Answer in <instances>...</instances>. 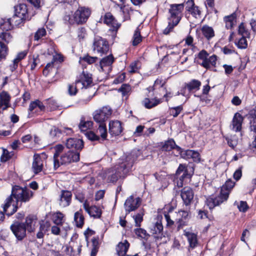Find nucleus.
I'll list each match as a JSON object with an SVG mask.
<instances>
[{"label": "nucleus", "instance_id": "obj_2", "mask_svg": "<svg viewBox=\"0 0 256 256\" xmlns=\"http://www.w3.org/2000/svg\"><path fill=\"white\" fill-rule=\"evenodd\" d=\"M234 185L235 182L234 181L228 180L222 186L218 194L208 198L206 202L210 209H212L215 206L227 201L229 194Z\"/></svg>", "mask_w": 256, "mask_h": 256}, {"label": "nucleus", "instance_id": "obj_4", "mask_svg": "<svg viewBox=\"0 0 256 256\" xmlns=\"http://www.w3.org/2000/svg\"><path fill=\"white\" fill-rule=\"evenodd\" d=\"M80 160V152L69 150L62 154L54 162V167L55 170L61 165H67L72 162H77Z\"/></svg>", "mask_w": 256, "mask_h": 256}, {"label": "nucleus", "instance_id": "obj_28", "mask_svg": "<svg viewBox=\"0 0 256 256\" xmlns=\"http://www.w3.org/2000/svg\"><path fill=\"white\" fill-rule=\"evenodd\" d=\"M162 100L160 99L154 98H145L142 103V104L144 106V107L146 108H152L154 107H155L158 104L162 102Z\"/></svg>", "mask_w": 256, "mask_h": 256}, {"label": "nucleus", "instance_id": "obj_48", "mask_svg": "<svg viewBox=\"0 0 256 256\" xmlns=\"http://www.w3.org/2000/svg\"><path fill=\"white\" fill-rule=\"evenodd\" d=\"M0 38L8 44L12 41V36L8 32H0Z\"/></svg>", "mask_w": 256, "mask_h": 256}, {"label": "nucleus", "instance_id": "obj_44", "mask_svg": "<svg viewBox=\"0 0 256 256\" xmlns=\"http://www.w3.org/2000/svg\"><path fill=\"white\" fill-rule=\"evenodd\" d=\"M176 146L175 142L173 139H170L166 141L162 146V150L165 151H170Z\"/></svg>", "mask_w": 256, "mask_h": 256}, {"label": "nucleus", "instance_id": "obj_6", "mask_svg": "<svg viewBox=\"0 0 256 256\" xmlns=\"http://www.w3.org/2000/svg\"><path fill=\"white\" fill-rule=\"evenodd\" d=\"M104 24L110 26L109 32L113 38H114L118 31L121 26V24L117 22V20L110 13H106L103 17Z\"/></svg>", "mask_w": 256, "mask_h": 256}, {"label": "nucleus", "instance_id": "obj_56", "mask_svg": "<svg viewBox=\"0 0 256 256\" xmlns=\"http://www.w3.org/2000/svg\"><path fill=\"white\" fill-rule=\"evenodd\" d=\"M246 38V36H242L238 42L236 43V45L239 48L244 49L247 48L248 43Z\"/></svg>", "mask_w": 256, "mask_h": 256}, {"label": "nucleus", "instance_id": "obj_34", "mask_svg": "<svg viewBox=\"0 0 256 256\" xmlns=\"http://www.w3.org/2000/svg\"><path fill=\"white\" fill-rule=\"evenodd\" d=\"M16 14L25 17H28L27 6L24 4H20L14 6Z\"/></svg>", "mask_w": 256, "mask_h": 256}, {"label": "nucleus", "instance_id": "obj_39", "mask_svg": "<svg viewBox=\"0 0 256 256\" xmlns=\"http://www.w3.org/2000/svg\"><path fill=\"white\" fill-rule=\"evenodd\" d=\"M142 41V36L140 34L139 28L138 27L134 31L132 40V44L136 46Z\"/></svg>", "mask_w": 256, "mask_h": 256}, {"label": "nucleus", "instance_id": "obj_35", "mask_svg": "<svg viewBox=\"0 0 256 256\" xmlns=\"http://www.w3.org/2000/svg\"><path fill=\"white\" fill-rule=\"evenodd\" d=\"M13 26H19L22 24L26 20H29L28 17L18 16L14 14L13 16L10 18Z\"/></svg>", "mask_w": 256, "mask_h": 256}, {"label": "nucleus", "instance_id": "obj_15", "mask_svg": "<svg viewBox=\"0 0 256 256\" xmlns=\"http://www.w3.org/2000/svg\"><path fill=\"white\" fill-rule=\"evenodd\" d=\"M181 198L186 206H190L192 202L194 192L192 188L186 186L181 190Z\"/></svg>", "mask_w": 256, "mask_h": 256}, {"label": "nucleus", "instance_id": "obj_12", "mask_svg": "<svg viewBox=\"0 0 256 256\" xmlns=\"http://www.w3.org/2000/svg\"><path fill=\"white\" fill-rule=\"evenodd\" d=\"M141 204V199L138 197L134 198L132 196L128 197L126 200L124 206L126 210L128 212L134 211L137 209Z\"/></svg>", "mask_w": 256, "mask_h": 256}, {"label": "nucleus", "instance_id": "obj_17", "mask_svg": "<svg viewBox=\"0 0 256 256\" xmlns=\"http://www.w3.org/2000/svg\"><path fill=\"white\" fill-rule=\"evenodd\" d=\"M10 98L11 97L8 92L4 90L0 92V114L10 107Z\"/></svg>", "mask_w": 256, "mask_h": 256}, {"label": "nucleus", "instance_id": "obj_3", "mask_svg": "<svg viewBox=\"0 0 256 256\" xmlns=\"http://www.w3.org/2000/svg\"><path fill=\"white\" fill-rule=\"evenodd\" d=\"M33 192L27 187H21L15 185L12 189L11 195L16 200V204H12V209L10 212H8L7 215L12 216L17 210L19 203L26 202L32 198Z\"/></svg>", "mask_w": 256, "mask_h": 256}, {"label": "nucleus", "instance_id": "obj_60", "mask_svg": "<svg viewBox=\"0 0 256 256\" xmlns=\"http://www.w3.org/2000/svg\"><path fill=\"white\" fill-rule=\"evenodd\" d=\"M131 90L130 86L128 84H123L119 88L118 91L121 92L122 96L127 95Z\"/></svg>", "mask_w": 256, "mask_h": 256}, {"label": "nucleus", "instance_id": "obj_50", "mask_svg": "<svg viewBox=\"0 0 256 256\" xmlns=\"http://www.w3.org/2000/svg\"><path fill=\"white\" fill-rule=\"evenodd\" d=\"M12 27L13 25L9 18L0 24V29L2 30V32H8Z\"/></svg>", "mask_w": 256, "mask_h": 256}, {"label": "nucleus", "instance_id": "obj_7", "mask_svg": "<svg viewBox=\"0 0 256 256\" xmlns=\"http://www.w3.org/2000/svg\"><path fill=\"white\" fill-rule=\"evenodd\" d=\"M92 48L94 52L102 56L108 52L110 47L108 42L105 38L96 36L94 38Z\"/></svg>", "mask_w": 256, "mask_h": 256}, {"label": "nucleus", "instance_id": "obj_52", "mask_svg": "<svg viewBox=\"0 0 256 256\" xmlns=\"http://www.w3.org/2000/svg\"><path fill=\"white\" fill-rule=\"evenodd\" d=\"M12 202H14L13 198L12 196V195L10 194V196H8L6 198V200L4 201V204H2V207L3 210H4V212H6V214L8 212L6 213L7 210L8 208H10V205L12 204Z\"/></svg>", "mask_w": 256, "mask_h": 256}, {"label": "nucleus", "instance_id": "obj_29", "mask_svg": "<svg viewBox=\"0 0 256 256\" xmlns=\"http://www.w3.org/2000/svg\"><path fill=\"white\" fill-rule=\"evenodd\" d=\"M114 60V57L112 54H110L102 58L100 62V70L102 72L106 71L104 68L107 66H110L113 63Z\"/></svg>", "mask_w": 256, "mask_h": 256}, {"label": "nucleus", "instance_id": "obj_27", "mask_svg": "<svg viewBox=\"0 0 256 256\" xmlns=\"http://www.w3.org/2000/svg\"><path fill=\"white\" fill-rule=\"evenodd\" d=\"M129 246L130 244L126 240H125L123 242H119L116 248L118 255L119 256H125Z\"/></svg>", "mask_w": 256, "mask_h": 256}, {"label": "nucleus", "instance_id": "obj_14", "mask_svg": "<svg viewBox=\"0 0 256 256\" xmlns=\"http://www.w3.org/2000/svg\"><path fill=\"white\" fill-rule=\"evenodd\" d=\"M54 50L55 54L53 56L52 62L47 64L43 70V74L45 76H47L50 72L52 69L54 62L61 63L64 61V56L63 55L60 53H57L55 52Z\"/></svg>", "mask_w": 256, "mask_h": 256}, {"label": "nucleus", "instance_id": "obj_40", "mask_svg": "<svg viewBox=\"0 0 256 256\" xmlns=\"http://www.w3.org/2000/svg\"><path fill=\"white\" fill-rule=\"evenodd\" d=\"M92 124L93 122L92 121L81 120L78 127L82 132H86L88 130L90 129L92 126Z\"/></svg>", "mask_w": 256, "mask_h": 256}, {"label": "nucleus", "instance_id": "obj_30", "mask_svg": "<svg viewBox=\"0 0 256 256\" xmlns=\"http://www.w3.org/2000/svg\"><path fill=\"white\" fill-rule=\"evenodd\" d=\"M224 21L227 29L232 28L236 22V14L234 12L229 16H225L224 18Z\"/></svg>", "mask_w": 256, "mask_h": 256}, {"label": "nucleus", "instance_id": "obj_16", "mask_svg": "<svg viewBox=\"0 0 256 256\" xmlns=\"http://www.w3.org/2000/svg\"><path fill=\"white\" fill-rule=\"evenodd\" d=\"M92 74L87 72L83 71L80 74L78 78L76 80V84H80L82 88H87L92 84Z\"/></svg>", "mask_w": 256, "mask_h": 256}, {"label": "nucleus", "instance_id": "obj_8", "mask_svg": "<svg viewBox=\"0 0 256 256\" xmlns=\"http://www.w3.org/2000/svg\"><path fill=\"white\" fill-rule=\"evenodd\" d=\"M209 54L206 50H201L198 55L199 59L202 60L200 64L206 69H209L212 66L216 67L217 56L215 54H213L208 58Z\"/></svg>", "mask_w": 256, "mask_h": 256}, {"label": "nucleus", "instance_id": "obj_63", "mask_svg": "<svg viewBox=\"0 0 256 256\" xmlns=\"http://www.w3.org/2000/svg\"><path fill=\"white\" fill-rule=\"evenodd\" d=\"M39 62L40 59L38 58V56H37L36 57L34 56L31 59L30 61V70H34V68Z\"/></svg>", "mask_w": 256, "mask_h": 256}, {"label": "nucleus", "instance_id": "obj_54", "mask_svg": "<svg viewBox=\"0 0 256 256\" xmlns=\"http://www.w3.org/2000/svg\"><path fill=\"white\" fill-rule=\"evenodd\" d=\"M12 158L10 152L6 149L2 148V154L0 156V162H5Z\"/></svg>", "mask_w": 256, "mask_h": 256}, {"label": "nucleus", "instance_id": "obj_49", "mask_svg": "<svg viewBox=\"0 0 256 256\" xmlns=\"http://www.w3.org/2000/svg\"><path fill=\"white\" fill-rule=\"evenodd\" d=\"M238 34L242 36H246L250 38V34L248 30L245 28L244 24L241 23L238 26Z\"/></svg>", "mask_w": 256, "mask_h": 256}, {"label": "nucleus", "instance_id": "obj_51", "mask_svg": "<svg viewBox=\"0 0 256 256\" xmlns=\"http://www.w3.org/2000/svg\"><path fill=\"white\" fill-rule=\"evenodd\" d=\"M98 60V58L96 56H90L88 55H86L80 58V63L84 61L86 62L88 64H92Z\"/></svg>", "mask_w": 256, "mask_h": 256}, {"label": "nucleus", "instance_id": "obj_21", "mask_svg": "<svg viewBox=\"0 0 256 256\" xmlns=\"http://www.w3.org/2000/svg\"><path fill=\"white\" fill-rule=\"evenodd\" d=\"M72 194L71 192L66 190H62L60 196L59 204L65 208L68 206L72 201Z\"/></svg>", "mask_w": 256, "mask_h": 256}, {"label": "nucleus", "instance_id": "obj_62", "mask_svg": "<svg viewBox=\"0 0 256 256\" xmlns=\"http://www.w3.org/2000/svg\"><path fill=\"white\" fill-rule=\"evenodd\" d=\"M87 138L92 141L100 140V136L93 132L90 131L86 134Z\"/></svg>", "mask_w": 256, "mask_h": 256}, {"label": "nucleus", "instance_id": "obj_33", "mask_svg": "<svg viewBox=\"0 0 256 256\" xmlns=\"http://www.w3.org/2000/svg\"><path fill=\"white\" fill-rule=\"evenodd\" d=\"M84 220L82 210L81 209L74 213V220L77 227L82 228L84 224Z\"/></svg>", "mask_w": 256, "mask_h": 256}, {"label": "nucleus", "instance_id": "obj_10", "mask_svg": "<svg viewBox=\"0 0 256 256\" xmlns=\"http://www.w3.org/2000/svg\"><path fill=\"white\" fill-rule=\"evenodd\" d=\"M184 6V3L171 4L169 9L170 16L168 17V20H173L175 24H178L181 20Z\"/></svg>", "mask_w": 256, "mask_h": 256}, {"label": "nucleus", "instance_id": "obj_11", "mask_svg": "<svg viewBox=\"0 0 256 256\" xmlns=\"http://www.w3.org/2000/svg\"><path fill=\"white\" fill-rule=\"evenodd\" d=\"M10 230L19 240L24 239L26 236V226L24 223L15 222L10 226Z\"/></svg>", "mask_w": 256, "mask_h": 256}, {"label": "nucleus", "instance_id": "obj_57", "mask_svg": "<svg viewBox=\"0 0 256 256\" xmlns=\"http://www.w3.org/2000/svg\"><path fill=\"white\" fill-rule=\"evenodd\" d=\"M178 24H175L173 20H168V26L164 30L163 34H168L170 32H172L174 26H177Z\"/></svg>", "mask_w": 256, "mask_h": 256}, {"label": "nucleus", "instance_id": "obj_13", "mask_svg": "<svg viewBox=\"0 0 256 256\" xmlns=\"http://www.w3.org/2000/svg\"><path fill=\"white\" fill-rule=\"evenodd\" d=\"M83 207L90 216L93 217L94 218H100L102 210L100 207L96 206H90L87 200H85L83 204Z\"/></svg>", "mask_w": 256, "mask_h": 256}, {"label": "nucleus", "instance_id": "obj_61", "mask_svg": "<svg viewBox=\"0 0 256 256\" xmlns=\"http://www.w3.org/2000/svg\"><path fill=\"white\" fill-rule=\"evenodd\" d=\"M154 176L158 181L162 182L166 179L167 174L164 172H160L155 173Z\"/></svg>", "mask_w": 256, "mask_h": 256}, {"label": "nucleus", "instance_id": "obj_24", "mask_svg": "<svg viewBox=\"0 0 256 256\" xmlns=\"http://www.w3.org/2000/svg\"><path fill=\"white\" fill-rule=\"evenodd\" d=\"M150 232L156 238H158L160 235L162 234L163 226L160 220H158L150 226Z\"/></svg>", "mask_w": 256, "mask_h": 256}, {"label": "nucleus", "instance_id": "obj_25", "mask_svg": "<svg viewBox=\"0 0 256 256\" xmlns=\"http://www.w3.org/2000/svg\"><path fill=\"white\" fill-rule=\"evenodd\" d=\"M244 118L238 112L235 114L232 121V129L235 132H240L242 129V125Z\"/></svg>", "mask_w": 256, "mask_h": 256}, {"label": "nucleus", "instance_id": "obj_64", "mask_svg": "<svg viewBox=\"0 0 256 256\" xmlns=\"http://www.w3.org/2000/svg\"><path fill=\"white\" fill-rule=\"evenodd\" d=\"M78 36L80 40L84 39L86 34V30L84 28L80 27L78 29Z\"/></svg>", "mask_w": 256, "mask_h": 256}, {"label": "nucleus", "instance_id": "obj_42", "mask_svg": "<svg viewBox=\"0 0 256 256\" xmlns=\"http://www.w3.org/2000/svg\"><path fill=\"white\" fill-rule=\"evenodd\" d=\"M228 145L232 148H234L238 144V139L236 135L230 136L225 138Z\"/></svg>", "mask_w": 256, "mask_h": 256}, {"label": "nucleus", "instance_id": "obj_55", "mask_svg": "<svg viewBox=\"0 0 256 256\" xmlns=\"http://www.w3.org/2000/svg\"><path fill=\"white\" fill-rule=\"evenodd\" d=\"M78 84L75 83L70 84L68 86V93L70 96H75L78 92V89L76 85Z\"/></svg>", "mask_w": 256, "mask_h": 256}, {"label": "nucleus", "instance_id": "obj_1", "mask_svg": "<svg viewBox=\"0 0 256 256\" xmlns=\"http://www.w3.org/2000/svg\"><path fill=\"white\" fill-rule=\"evenodd\" d=\"M142 152L138 150H134L124 158L120 160L118 164L112 170V174L108 176L110 182H116L119 178L124 177L132 168Z\"/></svg>", "mask_w": 256, "mask_h": 256}, {"label": "nucleus", "instance_id": "obj_46", "mask_svg": "<svg viewBox=\"0 0 256 256\" xmlns=\"http://www.w3.org/2000/svg\"><path fill=\"white\" fill-rule=\"evenodd\" d=\"M134 232L138 237L146 239L150 236L145 230L140 228L134 229Z\"/></svg>", "mask_w": 256, "mask_h": 256}, {"label": "nucleus", "instance_id": "obj_5", "mask_svg": "<svg viewBox=\"0 0 256 256\" xmlns=\"http://www.w3.org/2000/svg\"><path fill=\"white\" fill-rule=\"evenodd\" d=\"M90 13V10L88 8L80 7L75 12L73 16L74 20H71L68 16L66 17V19L68 18L70 24H73L74 22L77 24H82L86 22Z\"/></svg>", "mask_w": 256, "mask_h": 256}, {"label": "nucleus", "instance_id": "obj_23", "mask_svg": "<svg viewBox=\"0 0 256 256\" xmlns=\"http://www.w3.org/2000/svg\"><path fill=\"white\" fill-rule=\"evenodd\" d=\"M44 160L40 154H35L32 164L33 172L37 174L42 171L43 168Z\"/></svg>", "mask_w": 256, "mask_h": 256}, {"label": "nucleus", "instance_id": "obj_9", "mask_svg": "<svg viewBox=\"0 0 256 256\" xmlns=\"http://www.w3.org/2000/svg\"><path fill=\"white\" fill-rule=\"evenodd\" d=\"M112 114V110L109 106H103L93 113V118L97 124H106V122Z\"/></svg>", "mask_w": 256, "mask_h": 256}, {"label": "nucleus", "instance_id": "obj_20", "mask_svg": "<svg viewBox=\"0 0 256 256\" xmlns=\"http://www.w3.org/2000/svg\"><path fill=\"white\" fill-rule=\"evenodd\" d=\"M109 132L112 136L120 135L122 131V123L118 120H110L109 122Z\"/></svg>", "mask_w": 256, "mask_h": 256}, {"label": "nucleus", "instance_id": "obj_19", "mask_svg": "<svg viewBox=\"0 0 256 256\" xmlns=\"http://www.w3.org/2000/svg\"><path fill=\"white\" fill-rule=\"evenodd\" d=\"M180 154L182 158L188 160L192 158L194 162H199L200 161V154L194 150H182L180 151Z\"/></svg>", "mask_w": 256, "mask_h": 256}, {"label": "nucleus", "instance_id": "obj_59", "mask_svg": "<svg viewBox=\"0 0 256 256\" xmlns=\"http://www.w3.org/2000/svg\"><path fill=\"white\" fill-rule=\"evenodd\" d=\"M188 12L196 18L200 17L201 12L198 6H195Z\"/></svg>", "mask_w": 256, "mask_h": 256}, {"label": "nucleus", "instance_id": "obj_47", "mask_svg": "<svg viewBox=\"0 0 256 256\" xmlns=\"http://www.w3.org/2000/svg\"><path fill=\"white\" fill-rule=\"evenodd\" d=\"M183 110V107L182 105L176 107L170 108V114L174 118L177 117Z\"/></svg>", "mask_w": 256, "mask_h": 256}, {"label": "nucleus", "instance_id": "obj_32", "mask_svg": "<svg viewBox=\"0 0 256 256\" xmlns=\"http://www.w3.org/2000/svg\"><path fill=\"white\" fill-rule=\"evenodd\" d=\"M184 235L187 238L190 246L194 248L198 244V239L197 236L196 234L189 232H184Z\"/></svg>", "mask_w": 256, "mask_h": 256}, {"label": "nucleus", "instance_id": "obj_22", "mask_svg": "<svg viewBox=\"0 0 256 256\" xmlns=\"http://www.w3.org/2000/svg\"><path fill=\"white\" fill-rule=\"evenodd\" d=\"M178 215L180 218L176 220L178 224L177 228L178 230H180L184 226L186 225L188 220L190 218V215L188 211L182 210H178Z\"/></svg>", "mask_w": 256, "mask_h": 256}, {"label": "nucleus", "instance_id": "obj_53", "mask_svg": "<svg viewBox=\"0 0 256 256\" xmlns=\"http://www.w3.org/2000/svg\"><path fill=\"white\" fill-rule=\"evenodd\" d=\"M46 107L50 111L56 110L58 106L56 102L52 99H48L46 100Z\"/></svg>", "mask_w": 256, "mask_h": 256}, {"label": "nucleus", "instance_id": "obj_31", "mask_svg": "<svg viewBox=\"0 0 256 256\" xmlns=\"http://www.w3.org/2000/svg\"><path fill=\"white\" fill-rule=\"evenodd\" d=\"M98 128L96 133L100 136V140L102 141L106 140L108 136L107 128L106 124H98Z\"/></svg>", "mask_w": 256, "mask_h": 256}, {"label": "nucleus", "instance_id": "obj_58", "mask_svg": "<svg viewBox=\"0 0 256 256\" xmlns=\"http://www.w3.org/2000/svg\"><path fill=\"white\" fill-rule=\"evenodd\" d=\"M46 34V30L44 28H39L35 33L34 40H38Z\"/></svg>", "mask_w": 256, "mask_h": 256}, {"label": "nucleus", "instance_id": "obj_26", "mask_svg": "<svg viewBox=\"0 0 256 256\" xmlns=\"http://www.w3.org/2000/svg\"><path fill=\"white\" fill-rule=\"evenodd\" d=\"M201 32L204 36L209 40L215 36L213 28L208 25H204L201 28Z\"/></svg>", "mask_w": 256, "mask_h": 256}, {"label": "nucleus", "instance_id": "obj_38", "mask_svg": "<svg viewBox=\"0 0 256 256\" xmlns=\"http://www.w3.org/2000/svg\"><path fill=\"white\" fill-rule=\"evenodd\" d=\"M200 86L201 82L200 81L196 80H192L186 84V88L190 92L193 90H198Z\"/></svg>", "mask_w": 256, "mask_h": 256}, {"label": "nucleus", "instance_id": "obj_18", "mask_svg": "<svg viewBox=\"0 0 256 256\" xmlns=\"http://www.w3.org/2000/svg\"><path fill=\"white\" fill-rule=\"evenodd\" d=\"M66 146L68 148L74 149L75 152L80 150L84 146L83 141L79 138H69L66 140Z\"/></svg>", "mask_w": 256, "mask_h": 256}, {"label": "nucleus", "instance_id": "obj_45", "mask_svg": "<svg viewBox=\"0 0 256 256\" xmlns=\"http://www.w3.org/2000/svg\"><path fill=\"white\" fill-rule=\"evenodd\" d=\"M54 154L53 159L54 162L56 159L60 158V154L62 152L64 149V146L60 144H56L54 146Z\"/></svg>", "mask_w": 256, "mask_h": 256}, {"label": "nucleus", "instance_id": "obj_36", "mask_svg": "<svg viewBox=\"0 0 256 256\" xmlns=\"http://www.w3.org/2000/svg\"><path fill=\"white\" fill-rule=\"evenodd\" d=\"M36 220L34 216H28L26 218L24 224L26 226V230L27 229L28 232H32L34 230Z\"/></svg>", "mask_w": 256, "mask_h": 256}, {"label": "nucleus", "instance_id": "obj_41", "mask_svg": "<svg viewBox=\"0 0 256 256\" xmlns=\"http://www.w3.org/2000/svg\"><path fill=\"white\" fill-rule=\"evenodd\" d=\"M63 218L64 214L62 212H58L53 214L52 220L56 225H62Z\"/></svg>", "mask_w": 256, "mask_h": 256}, {"label": "nucleus", "instance_id": "obj_43", "mask_svg": "<svg viewBox=\"0 0 256 256\" xmlns=\"http://www.w3.org/2000/svg\"><path fill=\"white\" fill-rule=\"evenodd\" d=\"M8 48L6 44L0 42V60H4L8 54Z\"/></svg>", "mask_w": 256, "mask_h": 256}, {"label": "nucleus", "instance_id": "obj_37", "mask_svg": "<svg viewBox=\"0 0 256 256\" xmlns=\"http://www.w3.org/2000/svg\"><path fill=\"white\" fill-rule=\"evenodd\" d=\"M144 214V210L142 208L139 210L138 212L136 215L133 216V218L134 220L136 226H140L141 222L143 221V216Z\"/></svg>", "mask_w": 256, "mask_h": 256}]
</instances>
